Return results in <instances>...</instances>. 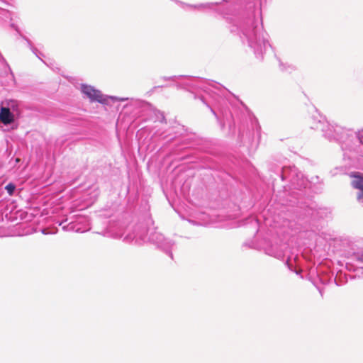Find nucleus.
Here are the masks:
<instances>
[{
	"mask_svg": "<svg viewBox=\"0 0 363 363\" xmlns=\"http://www.w3.org/2000/svg\"><path fill=\"white\" fill-rule=\"evenodd\" d=\"M312 129L320 130L323 136L330 142H337L342 137L348 135L345 128L337 124L329 123L326 121L319 120L312 125Z\"/></svg>",
	"mask_w": 363,
	"mask_h": 363,
	"instance_id": "8",
	"label": "nucleus"
},
{
	"mask_svg": "<svg viewBox=\"0 0 363 363\" xmlns=\"http://www.w3.org/2000/svg\"><path fill=\"white\" fill-rule=\"evenodd\" d=\"M186 132L185 127L177 123L161 133L160 136L161 139L166 140L165 146L179 139V142L175 144L172 149V152L174 154H179L184 150L191 148L200 149L199 145H201L202 140L197 138L195 135H186Z\"/></svg>",
	"mask_w": 363,
	"mask_h": 363,
	"instance_id": "4",
	"label": "nucleus"
},
{
	"mask_svg": "<svg viewBox=\"0 0 363 363\" xmlns=\"http://www.w3.org/2000/svg\"><path fill=\"white\" fill-rule=\"evenodd\" d=\"M189 155L188 154V155H185V156L182 157V158L187 157H189Z\"/></svg>",
	"mask_w": 363,
	"mask_h": 363,
	"instance_id": "38",
	"label": "nucleus"
},
{
	"mask_svg": "<svg viewBox=\"0 0 363 363\" xmlns=\"http://www.w3.org/2000/svg\"><path fill=\"white\" fill-rule=\"evenodd\" d=\"M19 161H20V159L16 158L15 159V164L13 165H15L16 163L19 162Z\"/></svg>",
	"mask_w": 363,
	"mask_h": 363,
	"instance_id": "34",
	"label": "nucleus"
},
{
	"mask_svg": "<svg viewBox=\"0 0 363 363\" xmlns=\"http://www.w3.org/2000/svg\"><path fill=\"white\" fill-rule=\"evenodd\" d=\"M352 178L351 186L357 190V201L363 205V173L359 172H352L350 174Z\"/></svg>",
	"mask_w": 363,
	"mask_h": 363,
	"instance_id": "18",
	"label": "nucleus"
},
{
	"mask_svg": "<svg viewBox=\"0 0 363 363\" xmlns=\"http://www.w3.org/2000/svg\"><path fill=\"white\" fill-rule=\"evenodd\" d=\"M292 258H294V259L296 260V259L297 258V256L296 255V256H294V257L293 254H292L291 255H288V256H287V259H286V266L288 267V268H289L291 271H294V269H293V266H292V264H291V259Z\"/></svg>",
	"mask_w": 363,
	"mask_h": 363,
	"instance_id": "29",
	"label": "nucleus"
},
{
	"mask_svg": "<svg viewBox=\"0 0 363 363\" xmlns=\"http://www.w3.org/2000/svg\"><path fill=\"white\" fill-rule=\"evenodd\" d=\"M42 233H43V234H48V233L46 232V230H45V229H43V230H42Z\"/></svg>",
	"mask_w": 363,
	"mask_h": 363,
	"instance_id": "35",
	"label": "nucleus"
},
{
	"mask_svg": "<svg viewBox=\"0 0 363 363\" xmlns=\"http://www.w3.org/2000/svg\"><path fill=\"white\" fill-rule=\"evenodd\" d=\"M14 0H1V27L4 29H11L14 31V35L21 38L20 43H26L31 45L32 42L24 37L21 31L18 23L20 18L17 13L9 10V7H14Z\"/></svg>",
	"mask_w": 363,
	"mask_h": 363,
	"instance_id": "6",
	"label": "nucleus"
},
{
	"mask_svg": "<svg viewBox=\"0 0 363 363\" xmlns=\"http://www.w3.org/2000/svg\"><path fill=\"white\" fill-rule=\"evenodd\" d=\"M286 212L289 217L285 218V225L294 228L301 225V222H308L311 220H318L328 217L330 214L329 208L320 207L311 199H301L299 201L289 199L286 203Z\"/></svg>",
	"mask_w": 363,
	"mask_h": 363,
	"instance_id": "3",
	"label": "nucleus"
},
{
	"mask_svg": "<svg viewBox=\"0 0 363 363\" xmlns=\"http://www.w3.org/2000/svg\"><path fill=\"white\" fill-rule=\"evenodd\" d=\"M288 245L286 242H279L277 240H265L263 246L265 254L274 257L278 259H282L286 256Z\"/></svg>",
	"mask_w": 363,
	"mask_h": 363,
	"instance_id": "13",
	"label": "nucleus"
},
{
	"mask_svg": "<svg viewBox=\"0 0 363 363\" xmlns=\"http://www.w3.org/2000/svg\"><path fill=\"white\" fill-rule=\"evenodd\" d=\"M354 134L357 139L359 143L363 145V129L358 130L357 132H354Z\"/></svg>",
	"mask_w": 363,
	"mask_h": 363,
	"instance_id": "28",
	"label": "nucleus"
},
{
	"mask_svg": "<svg viewBox=\"0 0 363 363\" xmlns=\"http://www.w3.org/2000/svg\"><path fill=\"white\" fill-rule=\"evenodd\" d=\"M249 220H250L251 224L256 228V233H257L259 230V225L258 220L255 218H250Z\"/></svg>",
	"mask_w": 363,
	"mask_h": 363,
	"instance_id": "31",
	"label": "nucleus"
},
{
	"mask_svg": "<svg viewBox=\"0 0 363 363\" xmlns=\"http://www.w3.org/2000/svg\"><path fill=\"white\" fill-rule=\"evenodd\" d=\"M21 116V111L17 100L1 101V131L17 129Z\"/></svg>",
	"mask_w": 363,
	"mask_h": 363,
	"instance_id": "7",
	"label": "nucleus"
},
{
	"mask_svg": "<svg viewBox=\"0 0 363 363\" xmlns=\"http://www.w3.org/2000/svg\"><path fill=\"white\" fill-rule=\"evenodd\" d=\"M279 61V67L281 72H286L291 73L295 69V67L291 65L283 63L279 58H277Z\"/></svg>",
	"mask_w": 363,
	"mask_h": 363,
	"instance_id": "25",
	"label": "nucleus"
},
{
	"mask_svg": "<svg viewBox=\"0 0 363 363\" xmlns=\"http://www.w3.org/2000/svg\"><path fill=\"white\" fill-rule=\"evenodd\" d=\"M147 241L155 245L158 248L169 256L171 259H173L172 249L175 245V242L173 240L165 238L162 233L157 232L156 229H154L150 233Z\"/></svg>",
	"mask_w": 363,
	"mask_h": 363,
	"instance_id": "11",
	"label": "nucleus"
},
{
	"mask_svg": "<svg viewBox=\"0 0 363 363\" xmlns=\"http://www.w3.org/2000/svg\"><path fill=\"white\" fill-rule=\"evenodd\" d=\"M345 131L347 132L348 135L342 137L341 140H339L337 143L340 145L341 149L343 152L348 151L350 152H354L358 154L360 145L355 143L356 137L354 132L352 130L345 128Z\"/></svg>",
	"mask_w": 363,
	"mask_h": 363,
	"instance_id": "17",
	"label": "nucleus"
},
{
	"mask_svg": "<svg viewBox=\"0 0 363 363\" xmlns=\"http://www.w3.org/2000/svg\"><path fill=\"white\" fill-rule=\"evenodd\" d=\"M342 243L347 245V249L345 250L347 255L358 264H363V245L362 242L345 239L342 241Z\"/></svg>",
	"mask_w": 363,
	"mask_h": 363,
	"instance_id": "15",
	"label": "nucleus"
},
{
	"mask_svg": "<svg viewBox=\"0 0 363 363\" xmlns=\"http://www.w3.org/2000/svg\"><path fill=\"white\" fill-rule=\"evenodd\" d=\"M248 116L250 117L252 127L254 130L255 133L256 134V136L257 138V140H259L260 138V131H261V127L258 123L257 119L254 116H250L249 113H247Z\"/></svg>",
	"mask_w": 363,
	"mask_h": 363,
	"instance_id": "23",
	"label": "nucleus"
},
{
	"mask_svg": "<svg viewBox=\"0 0 363 363\" xmlns=\"http://www.w3.org/2000/svg\"><path fill=\"white\" fill-rule=\"evenodd\" d=\"M354 272H356V275L358 276V277H360L359 274V272L360 270H362V276H363V267H357L355 269H352Z\"/></svg>",
	"mask_w": 363,
	"mask_h": 363,
	"instance_id": "32",
	"label": "nucleus"
},
{
	"mask_svg": "<svg viewBox=\"0 0 363 363\" xmlns=\"http://www.w3.org/2000/svg\"><path fill=\"white\" fill-rule=\"evenodd\" d=\"M162 79H164V81L171 80V81L174 82L175 84V86H177V82L178 81V75L177 76L173 75V76H170V77H162Z\"/></svg>",
	"mask_w": 363,
	"mask_h": 363,
	"instance_id": "30",
	"label": "nucleus"
},
{
	"mask_svg": "<svg viewBox=\"0 0 363 363\" xmlns=\"http://www.w3.org/2000/svg\"><path fill=\"white\" fill-rule=\"evenodd\" d=\"M241 42L248 45H270L269 36L268 33L260 30L255 26L252 18L247 19L245 22L236 26Z\"/></svg>",
	"mask_w": 363,
	"mask_h": 363,
	"instance_id": "5",
	"label": "nucleus"
},
{
	"mask_svg": "<svg viewBox=\"0 0 363 363\" xmlns=\"http://www.w3.org/2000/svg\"><path fill=\"white\" fill-rule=\"evenodd\" d=\"M334 281L338 286L344 285L347 282L346 274L342 272L337 273L334 278Z\"/></svg>",
	"mask_w": 363,
	"mask_h": 363,
	"instance_id": "24",
	"label": "nucleus"
},
{
	"mask_svg": "<svg viewBox=\"0 0 363 363\" xmlns=\"http://www.w3.org/2000/svg\"><path fill=\"white\" fill-rule=\"evenodd\" d=\"M16 83L14 74L9 65L1 55V86L4 89L9 90L15 86Z\"/></svg>",
	"mask_w": 363,
	"mask_h": 363,
	"instance_id": "16",
	"label": "nucleus"
},
{
	"mask_svg": "<svg viewBox=\"0 0 363 363\" xmlns=\"http://www.w3.org/2000/svg\"><path fill=\"white\" fill-rule=\"evenodd\" d=\"M4 189L9 196H13L16 192V186L13 182H10L7 185H6Z\"/></svg>",
	"mask_w": 363,
	"mask_h": 363,
	"instance_id": "26",
	"label": "nucleus"
},
{
	"mask_svg": "<svg viewBox=\"0 0 363 363\" xmlns=\"http://www.w3.org/2000/svg\"><path fill=\"white\" fill-rule=\"evenodd\" d=\"M17 212H13L11 209L8 212V209L1 210V238L17 235L16 226L18 225Z\"/></svg>",
	"mask_w": 363,
	"mask_h": 363,
	"instance_id": "10",
	"label": "nucleus"
},
{
	"mask_svg": "<svg viewBox=\"0 0 363 363\" xmlns=\"http://www.w3.org/2000/svg\"><path fill=\"white\" fill-rule=\"evenodd\" d=\"M319 120L325 121L324 117H323L318 113H317L316 115L312 116L311 128H312V125H314L315 123H317Z\"/></svg>",
	"mask_w": 363,
	"mask_h": 363,
	"instance_id": "27",
	"label": "nucleus"
},
{
	"mask_svg": "<svg viewBox=\"0 0 363 363\" xmlns=\"http://www.w3.org/2000/svg\"><path fill=\"white\" fill-rule=\"evenodd\" d=\"M149 235L147 224L140 222L134 225L131 233L125 235L124 240L128 242H134L137 245H141L148 240Z\"/></svg>",
	"mask_w": 363,
	"mask_h": 363,
	"instance_id": "12",
	"label": "nucleus"
},
{
	"mask_svg": "<svg viewBox=\"0 0 363 363\" xmlns=\"http://www.w3.org/2000/svg\"><path fill=\"white\" fill-rule=\"evenodd\" d=\"M104 235L113 238H120L124 235V230L118 223L108 220Z\"/></svg>",
	"mask_w": 363,
	"mask_h": 363,
	"instance_id": "19",
	"label": "nucleus"
},
{
	"mask_svg": "<svg viewBox=\"0 0 363 363\" xmlns=\"http://www.w3.org/2000/svg\"><path fill=\"white\" fill-rule=\"evenodd\" d=\"M231 31H232V32H234V31H235L234 28H232V29H231Z\"/></svg>",
	"mask_w": 363,
	"mask_h": 363,
	"instance_id": "39",
	"label": "nucleus"
},
{
	"mask_svg": "<svg viewBox=\"0 0 363 363\" xmlns=\"http://www.w3.org/2000/svg\"><path fill=\"white\" fill-rule=\"evenodd\" d=\"M270 48H271L272 50L274 52H275V50H274V47L271 46Z\"/></svg>",
	"mask_w": 363,
	"mask_h": 363,
	"instance_id": "37",
	"label": "nucleus"
},
{
	"mask_svg": "<svg viewBox=\"0 0 363 363\" xmlns=\"http://www.w3.org/2000/svg\"><path fill=\"white\" fill-rule=\"evenodd\" d=\"M269 169L274 172L281 182H288L279 186L277 178H273L272 182L274 191L281 192L279 189H283L284 194L283 197L286 202H289V199L299 201L301 199H306L304 196L307 187H310L315 194L321 193L323 189V182L319 176H313L310 179L306 178L303 174L294 166L270 165Z\"/></svg>",
	"mask_w": 363,
	"mask_h": 363,
	"instance_id": "1",
	"label": "nucleus"
},
{
	"mask_svg": "<svg viewBox=\"0 0 363 363\" xmlns=\"http://www.w3.org/2000/svg\"><path fill=\"white\" fill-rule=\"evenodd\" d=\"M266 47H250V51L252 52L255 57L262 61L264 59V55L266 52Z\"/></svg>",
	"mask_w": 363,
	"mask_h": 363,
	"instance_id": "22",
	"label": "nucleus"
},
{
	"mask_svg": "<svg viewBox=\"0 0 363 363\" xmlns=\"http://www.w3.org/2000/svg\"><path fill=\"white\" fill-rule=\"evenodd\" d=\"M68 219H65L59 223V225L65 231L82 232L80 227L76 223L75 220H71L67 223Z\"/></svg>",
	"mask_w": 363,
	"mask_h": 363,
	"instance_id": "20",
	"label": "nucleus"
},
{
	"mask_svg": "<svg viewBox=\"0 0 363 363\" xmlns=\"http://www.w3.org/2000/svg\"><path fill=\"white\" fill-rule=\"evenodd\" d=\"M32 52L45 65L48 67L52 68L54 65V61L50 57H47L44 54H43L40 51L38 50L37 47H30Z\"/></svg>",
	"mask_w": 363,
	"mask_h": 363,
	"instance_id": "21",
	"label": "nucleus"
},
{
	"mask_svg": "<svg viewBox=\"0 0 363 363\" xmlns=\"http://www.w3.org/2000/svg\"><path fill=\"white\" fill-rule=\"evenodd\" d=\"M80 90L91 102H98L103 105H108L109 99L113 102L124 101L128 99L127 98H118L114 96L104 95L100 90L86 84H81Z\"/></svg>",
	"mask_w": 363,
	"mask_h": 363,
	"instance_id": "9",
	"label": "nucleus"
},
{
	"mask_svg": "<svg viewBox=\"0 0 363 363\" xmlns=\"http://www.w3.org/2000/svg\"><path fill=\"white\" fill-rule=\"evenodd\" d=\"M6 206H7V204L6 205V202H4V201H3V199H1V208H6Z\"/></svg>",
	"mask_w": 363,
	"mask_h": 363,
	"instance_id": "33",
	"label": "nucleus"
},
{
	"mask_svg": "<svg viewBox=\"0 0 363 363\" xmlns=\"http://www.w3.org/2000/svg\"><path fill=\"white\" fill-rule=\"evenodd\" d=\"M347 267L348 268L349 271H351V270H352V266H351V267L349 268V267H348V264H347Z\"/></svg>",
	"mask_w": 363,
	"mask_h": 363,
	"instance_id": "36",
	"label": "nucleus"
},
{
	"mask_svg": "<svg viewBox=\"0 0 363 363\" xmlns=\"http://www.w3.org/2000/svg\"><path fill=\"white\" fill-rule=\"evenodd\" d=\"M177 87L178 89H186L192 93L194 99H199L206 104L217 119L221 129L225 128L226 123H228L229 126H230V121H232L233 124H235L237 120L241 121L239 115L234 116V113L230 110L223 107L217 99H214L218 109V113L216 112L215 109L212 108L211 105L207 102L206 97L203 94L196 93V91H202L209 95L216 94L218 97L220 98V94H223L224 91H227V89L221 84L213 80L191 75H178Z\"/></svg>",
	"mask_w": 363,
	"mask_h": 363,
	"instance_id": "2",
	"label": "nucleus"
},
{
	"mask_svg": "<svg viewBox=\"0 0 363 363\" xmlns=\"http://www.w3.org/2000/svg\"><path fill=\"white\" fill-rule=\"evenodd\" d=\"M140 113L141 116L144 118V121H159L162 123H167L164 112L157 109L149 102H141Z\"/></svg>",
	"mask_w": 363,
	"mask_h": 363,
	"instance_id": "14",
	"label": "nucleus"
}]
</instances>
